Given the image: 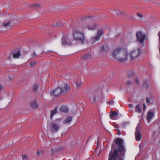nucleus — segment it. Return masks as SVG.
I'll return each instance as SVG.
<instances>
[{
	"mask_svg": "<svg viewBox=\"0 0 160 160\" xmlns=\"http://www.w3.org/2000/svg\"><path fill=\"white\" fill-rule=\"evenodd\" d=\"M114 127L115 128V130L118 131L117 134L118 135H120V131L119 129V126L118 125H115Z\"/></svg>",
	"mask_w": 160,
	"mask_h": 160,
	"instance_id": "nucleus-26",
	"label": "nucleus"
},
{
	"mask_svg": "<svg viewBox=\"0 0 160 160\" xmlns=\"http://www.w3.org/2000/svg\"><path fill=\"white\" fill-rule=\"evenodd\" d=\"M57 26H61V23L60 22H57Z\"/></svg>",
	"mask_w": 160,
	"mask_h": 160,
	"instance_id": "nucleus-40",
	"label": "nucleus"
},
{
	"mask_svg": "<svg viewBox=\"0 0 160 160\" xmlns=\"http://www.w3.org/2000/svg\"><path fill=\"white\" fill-rule=\"evenodd\" d=\"M143 110H144L146 108L145 105L144 103L143 104Z\"/></svg>",
	"mask_w": 160,
	"mask_h": 160,
	"instance_id": "nucleus-45",
	"label": "nucleus"
},
{
	"mask_svg": "<svg viewBox=\"0 0 160 160\" xmlns=\"http://www.w3.org/2000/svg\"><path fill=\"white\" fill-rule=\"evenodd\" d=\"M33 6L36 8H38L39 7V5L38 4H35Z\"/></svg>",
	"mask_w": 160,
	"mask_h": 160,
	"instance_id": "nucleus-42",
	"label": "nucleus"
},
{
	"mask_svg": "<svg viewBox=\"0 0 160 160\" xmlns=\"http://www.w3.org/2000/svg\"><path fill=\"white\" fill-rule=\"evenodd\" d=\"M154 113L155 112L153 109L150 110L148 112L147 120L148 122H149L154 117Z\"/></svg>",
	"mask_w": 160,
	"mask_h": 160,
	"instance_id": "nucleus-15",
	"label": "nucleus"
},
{
	"mask_svg": "<svg viewBox=\"0 0 160 160\" xmlns=\"http://www.w3.org/2000/svg\"><path fill=\"white\" fill-rule=\"evenodd\" d=\"M135 82L137 83V84H138L140 83V82L139 80L137 78H136L135 79Z\"/></svg>",
	"mask_w": 160,
	"mask_h": 160,
	"instance_id": "nucleus-36",
	"label": "nucleus"
},
{
	"mask_svg": "<svg viewBox=\"0 0 160 160\" xmlns=\"http://www.w3.org/2000/svg\"><path fill=\"white\" fill-rule=\"evenodd\" d=\"M98 141H99L98 138Z\"/></svg>",
	"mask_w": 160,
	"mask_h": 160,
	"instance_id": "nucleus-48",
	"label": "nucleus"
},
{
	"mask_svg": "<svg viewBox=\"0 0 160 160\" xmlns=\"http://www.w3.org/2000/svg\"><path fill=\"white\" fill-rule=\"evenodd\" d=\"M36 153H37V155H39L40 154V152H39V150H37Z\"/></svg>",
	"mask_w": 160,
	"mask_h": 160,
	"instance_id": "nucleus-44",
	"label": "nucleus"
},
{
	"mask_svg": "<svg viewBox=\"0 0 160 160\" xmlns=\"http://www.w3.org/2000/svg\"><path fill=\"white\" fill-rule=\"evenodd\" d=\"M60 110L61 112H63L67 113L68 112V108L66 106H62L60 109Z\"/></svg>",
	"mask_w": 160,
	"mask_h": 160,
	"instance_id": "nucleus-23",
	"label": "nucleus"
},
{
	"mask_svg": "<svg viewBox=\"0 0 160 160\" xmlns=\"http://www.w3.org/2000/svg\"><path fill=\"white\" fill-rule=\"evenodd\" d=\"M140 125L138 124L136 128V131L135 133V138L137 141H140L141 139V136L140 133Z\"/></svg>",
	"mask_w": 160,
	"mask_h": 160,
	"instance_id": "nucleus-8",
	"label": "nucleus"
},
{
	"mask_svg": "<svg viewBox=\"0 0 160 160\" xmlns=\"http://www.w3.org/2000/svg\"><path fill=\"white\" fill-rule=\"evenodd\" d=\"M106 48L107 46L106 45H105V46L103 45L102 47L101 52H104L105 51V49Z\"/></svg>",
	"mask_w": 160,
	"mask_h": 160,
	"instance_id": "nucleus-30",
	"label": "nucleus"
},
{
	"mask_svg": "<svg viewBox=\"0 0 160 160\" xmlns=\"http://www.w3.org/2000/svg\"><path fill=\"white\" fill-rule=\"evenodd\" d=\"M142 86L144 88H147L148 87V84L146 82H144Z\"/></svg>",
	"mask_w": 160,
	"mask_h": 160,
	"instance_id": "nucleus-32",
	"label": "nucleus"
},
{
	"mask_svg": "<svg viewBox=\"0 0 160 160\" xmlns=\"http://www.w3.org/2000/svg\"><path fill=\"white\" fill-rule=\"evenodd\" d=\"M121 52L122 53V57L121 58V62L126 61L128 59V57L127 50L121 49Z\"/></svg>",
	"mask_w": 160,
	"mask_h": 160,
	"instance_id": "nucleus-13",
	"label": "nucleus"
},
{
	"mask_svg": "<svg viewBox=\"0 0 160 160\" xmlns=\"http://www.w3.org/2000/svg\"><path fill=\"white\" fill-rule=\"evenodd\" d=\"M120 52V48H119L116 49L112 52L113 57L118 61H120V58H119Z\"/></svg>",
	"mask_w": 160,
	"mask_h": 160,
	"instance_id": "nucleus-11",
	"label": "nucleus"
},
{
	"mask_svg": "<svg viewBox=\"0 0 160 160\" xmlns=\"http://www.w3.org/2000/svg\"><path fill=\"white\" fill-rule=\"evenodd\" d=\"M97 27V25L96 24L93 22H89L88 23V24L86 26L85 25L82 26V28H85L86 27V28L85 29V30L86 29L88 28L89 30H94L96 29V28Z\"/></svg>",
	"mask_w": 160,
	"mask_h": 160,
	"instance_id": "nucleus-9",
	"label": "nucleus"
},
{
	"mask_svg": "<svg viewBox=\"0 0 160 160\" xmlns=\"http://www.w3.org/2000/svg\"><path fill=\"white\" fill-rule=\"evenodd\" d=\"M59 127L58 124L53 123L51 124L50 129L52 133H55L58 130Z\"/></svg>",
	"mask_w": 160,
	"mask_h": 160,
	"instance_id": "nucleus-14",
	"label": "nucleus"
},
{
	"mask_svg": "<svg viewBox=\"0 0 160 160\" xmlns=\"http://www.w3.org/2000/svg\"><path fill=\"white\" fill-rule=\"evenodd\" d=\"M123 140L121 138V160H123L125 158L126 149L123 145Z\"/></svg>",
	"mask_w": 160,
	"mask_h": 160,
	"instance_id": "nucleus-7",
	"label": "nucleus"
},
{
	"mask_svg": "<svg viewBox=\"0 0 160 160\" xmlns=\"http://www.w3.org/2000/svg\"><path fill=\"white\" fill-rule=\"evenodd\" d=\"M98 94L95 92L91 93L89 95V98L92 104L96 103V98H98Z\"/></svg>",
	"mask_w": 160,
	"mask_h": 160,
	"instance_id": "nucleus-12",
	"label": "nucleus"
},
{
	"mask_svg": "<svg viewBox=\"0 0 160 160\" xmlns=\"http://www.w3.org/2000/svg\"><path fill=\"white\" fill-rule=\"evenodd\" d=\"M104 34V32L102 29H100L98 31L97 33L94 37H91V40L93 42L96 43L100 39L101 36Z\"/></svg>",
	"mask_w": 160,
	"mask_h": 160,
	"instance_id": "nucleus-4",
	"label": "nucleus"
},
{
	"mask_svg": "<svg viewBox=\"0 0 160 160\" xmlns=\"http://www.w3.org/2000/svg\"><path fill=\"white\" fill-rule=\"evenodd\" d=\"M72 118L71 116H68L63 121V123L65 124L68 123L70 122L72 120Z\"/></svg>",
	"mask_w": 160,
	"mask_h": 160,
	"instance_id": "nucleus-19",
	"label": "nucleus"
},
{
	"mask_svg": "<svg viewBox=\"0 0 160 160\" xmlns=\"http://www.w3.org/2000/svg\"><path fill=\"white\" fill-rule=\"evenodd\" d=\"M128 107L131 108H133V105L132 104H129L128 105Z\"/></svg>",
	"mask_w": 160,
	"mask_h": 160,
	"instance_id": "nucleus-41",
	"label": "nucleus"
},
{
	"mask_svg": "<svg viewBox=\"0 0 160 160\" xmlns=\"http://www.w3.org/2000/svg\"><path fill=\"white\" fill-rule=\"evenodd\" d=\"M129 124V122H124L123 123V126L124 127H125L127 125H128Z\"/></svg>",
	"mask_w": 160,
	"mask_h": 160,
	"instance_id": "nucleus-35",
	"label": "nucleus"
},
{
	"mask_svg": "<svg viewBox=\"0 0 160 160\" xmlns=\"http://www.w3.org/2000/svg\"><path fill=\"white\" fill-rule=\"evenodd\" d=\"M110 113V118L112 119L115 120L118 118V114L116 111H111Z\"/></svg>",
	"mask_w": 160,
	"mask_h": 160,
	"instance_id": "nucleus-17",
	"label": "nucleus"
},
{
	"mask_svg": "<svg viewBox=\"0 0 160 160\" xmlns=\"http://www.w3.org/2000/svg\"><path fill=\"white\" fill-rule=\"evenodd\" d=\"M61 94H62V91L60 87H58L50 92V95L54 97L58 96Z\"/></svg>",
	"mask_w": 160,
	"mask_h": 160,
	"instance_id": "nucleus-10",
	"label": "nucleus"
},
{
	"mask_svg": "<svg viewBox=\"0 0 160 160\" xmlns=\"http://www.w3.org/2000/svg\"><path fill=\"white\" fill-rule=\"evenodd\" d=\"M62 44L63 45H70L71 42L69 39L68 35L67 33H64L62 37Z\"/></svg>",
	"mask_w": 160,
	"mask_h": 160,
	"instance_id": "nucleus-6",
	"label": "nucleus"
},
{
	"mask_svg": "<svg viewBox=\"0 0 160 160\" xmlns=\"http://www.w3.org/2000/svg\"><path fill=\"white\" fill-rule=\"evenodd\" d=\"M91 57V55L90 54H86L85 56H83L82 57V59L86 60H88L90 59Z\"/></svg>",
	"mask_w": 160,
	"mask_h": 160,
	"instance_id": "nucleus-21",
	"label": "nucleus"
},
{
	"mask_svg": "<svg viewBox=\"0 0 160 160\" xmlns=\"http://www.w3.org/2000/svg\"><path fill=\"white\" fill-rule=\"evenodd\" d=\"M133 73L132 71H130L128 73V76L129 78H130L133 76Z\"/></svg>",
	"mask_w": 160,
	"mask_h": 160,
	"instance_id": "nucleus-27",
	"label": "nucleus"
},
{
	"mask_svg": "<svg viewBox=\"0 0 160 160\" xmlns=\"http://www.w3.org/2000/svg\"><path fill=\"white\" fill-rule=\"evenodd\" d=\"M12 22L10 21H8L7 22L3 23L2 27L5 29L8 30L12 27Z\"/></svg>",
	"mask_w": 160,
	"mask_h": 160,
	"instance_id": "nucleus-18",
	"label": "nucleus"
},
{
	"mask_svg": "<svg viewBox=\"0 0 160 160\" xmlns=\"http://www.w3.org/2000/svg\"><path fill=\"white\" fill-rule=\"evenodd\" d=\"M22 158L23 160H28V157L27 155L23 154L22 155Z\"/></svg>",
	"mask_w": 160,
	"mask_h": 160,
	"instance_id": "nucleus-28",
	"label": "nucleus"
},
{
	"mask_svg": "<svg viewBox=\"0 0 160 160\" xmlns=\"http://www.w3.org/2000/svg\"><path fill=\"white\" fill-rule=\"evenodd\" d=\"M112 101H111V102H110V103H111V102H112Z\"/></svg>",
	"mask_w": 160,
	"mask_h": 160,
	"instance_id": "nucleus-50",
	"label": "nucleus"
},
{
	"mask_svg": "<svg viewBox=\"0 0 160 160\" xmlns=\"http://www.w3.org/2000/svg\"><path fill=\"white\" fill-rule=\"evenodd\" d=\"M137 15L139 18H142L143 17L142 15L139 13H137Z\"/></svg>",
	"mask_w": 160,
	"mask_h": 160,
	"instance_id": "nucleus-34",
	"label": "nucleus"
},
{
	"mask_svg": "<svg viewBox=\"0 0 160 160\" xmlns=\"http://www.w3.org/2000/svg\"><path fill=\"white\" fill-rule=\"evenodd\" d=\"M112 101H111V102H110V103H111V102H112Z\"/></svg>",
	"mask_w": 160,
	"mask_h": 160,
	"instance_id": "nucleus-49",
	"label": "nucleus"
},
{
	"mask_svg": "<svg viewBox=\"0 0 160 160\" xmlns=\"http://www.w3.org/2000/svg\"><path fill=\"white\" fill-rule=\"evenodd\" d=\"M34 64H35V62H31L30 63L29 65H30L31 66H32L34 65Z\"/></svg>",
	"mask_w": 160,
	"mask_h": 160,
	"instance_id": "nucleus-39",
	"label": "nucleus"
},
{
	"mask_svg": "<svg viewBox=\"0 0 160 160\" xmlns=\"http://www.w3.org/2000/svg\"><path fill=\"white\" fill-rule=\"evenodd\" d=\"M146 102H147V103H148V104H150V98H149V97L147 98H146Z\"/></svg>",
	"mask_w": 160,
	"mask_h": 160,
	"instance_id": "nucleus-33",
	"label": "nucleus"
},
{
	"mask_svg": "<svg viewBox=\"0 0 160 160\" xmlns=\"http://www.w3.org/2000/svg\"><path fill=\"white\" fill-rule=\"evenodd\" d=\"M62 94H65L70 90V87L67 84H64V85L61 88Z\"/></svg>",
	"mask_w": 160,
	"mask_h": 160,
	"instance_id": "nucleus-16",
	"label": "nucleus"
},
{
	"mask_svg": "<svg viewBox=\"0 0 160 160\" xmlns=\"http://www.w3.org/2000/svg\"><path fill=\"white\" fill-rule=\"evenodd\" d=\"M124 14V13H123V12H121V14Z\"/></svg>",
	"mask_w": 160,
	"mask_h": 160,
	"instance_id": "nucleus-47",
	"label": "nucleus"
},
{
	"mask_svg": "<svg viewBox=\"0 0 160 160\" xmlns=\"http://www.w3.org/2000/svg\"><path fill=\"white\" fill-rule=\"evenodd\" d=\"M112 150L114 149L113 153L110 151L108 160H120V138L116 139L111 147Z\"/></svg>",
	"mask_w": 160,
	"mask_h": 160,
	"instance_id": "nucleus-1",
	"label": "nucleus"
},
{
	"mask_svg": "<svg viewBox=\"0 0 160 160\" xmlns=\"http://www.w3.org/2000/svg\"><path fill=\"white\" fill-rule=\"evenodd\" d=\"M38 86L36 84H34L33 85V91H36L38 89Z\"/></svg>",
	"mask_w": 160,
	"mask_h": 160,
	"instance_id": "nucleus-29",
	"label": "nucleus"
},
{
	"mask_svg": "<svg viewBox=\"0 0 160 160\" xmlns=\"http://www.w3.org/2000/svg\"><path fill=\"white\" fill-rule=\"evenodd\" d=\"M158 36L159 37V40L160 43V31L158 33Z\"/></svg>",
	"mask_w": 160,
	"mask_h": 160,
	"instance_id": "nucleus-37",
	"label": "nucleus"
},
{
	"mask_svg": "<svg viewBox=\"0 0 160 160\" xmlns=\"http://www.w3.org/2000/svg\"><path fill=\"white\" fill-rule=\"evenodd\" d=\"M2 86L0 84V91L2 89Z\"/></svg>",
	"mask_w": 160,
	"mask_h": 160,
	"instance_id": "nucleus-46",
	"label": "nucleus"
},
{
	"mask_svg": "<svg viewBox=\"0 0 160 160\" xmlns=\"http://www.w3.org/2000/svg\"><path fill=\"white\" fill-rule=\"evenodd\" d=\"M21 55V51H18L16 53L13 54V57L14 58H18Z\"/></svg>",
	"mask_w": 160,
	"mask_h": 160,
	"instance_id": "nucleus-25",
	"label": "nucleus"
},
{
	"mask_svg": "<svg viewBox=\"0 0 160 160\" xmlns=\"http://www.w3.org/2000/svg\"><path fill=\"white\" fill-rule=\"evenodd\" d=\"M135 111L136 112L140 113L142 111V108L139 104H137L134 108Z\"/></svg>",
	"mask_w": 160,
	"mask_h": 160,
	"instance_id": "nucleus-20",
	"label": "nucleus"
},
{
	"mask_svg": "<svg viewBox=\"0 0 160 160\" xmlns=\"http://www.w3.org/2000/svg\"><path fill=\"white\" fill-rule=\"evenodd\" d=\"M136 41L141 44H143L146 39V35L141 32L139 31L136 33Z\"/></svg>",
	"mask_w": 160,
	"mask_h": 160,
	"instance_id": "nucleus-3",
	"label": "nucleus"
},
{
	"mask_svg": "<svg viewBox=\"0 0 160 160\" xmlns=\"http://www.w3.org/2000/svg\"><path fill=\"white\" fill-rule=\"evenodd\" d=\"M30 105L32 108H36L38 107V104L35 101H32L30 103Z\"/></svg>",
	"mask_w": 160,
	"mask_h": 160,
	"instance_id": "nucleus-22",
	"label": "nucleus"
},
{
	"mask_svg": "<svg viewBox=\"0 0 160 160\" xmlns=\"http://www.w3.org/2000/svg\"><path fill=\"white\" fill-rule=\"evenodd\" d=\"M86 27L82 28L81 32L78 30H76L73 32L72 36L74 39L78 42H81L82 43H84V41L85 39V37L84 35V32Z\"/></svg>",
	"mask_w": 160,
	"mask_h": 160,
	"instance_id": "nucleus-2",
	"label": "nucleus"
},
{
	"mask_svg": "<svg viewBox=\"0 0 160 160\" xmlns=\"http://www.w3.org/2000/svg\"><path fill=\"white\" fill-rule=\"evenodd\" d=\"M81 83V82H76V85L78 87L80 85Z\"/></svg>",
	"mask_w": 160,
	"mask_h": 160,
	"instance_id": "nucleus-38",
	"label": "nucleus"
},
{
	"mask_svg": "<svg viewBox=\"0 0 160 160\" xmlns=\"http://www.w3.org/2000/svg\"><path fill=\"white\" fill-rule=\"evenodd\" d=\"M32 56H33L32 57V58H33V57H35L36 56V53H35V52H34L33 53V54H32Z\"/></svg>",
	"mask_w": 160,
	"mask_h": 160,
	"instance_id": "nucleus-43",
	"label": "nucleus"
},
{
	"mask_svg": "<svg viewBox=\"0 0 160 160\" xmlns=\"http://www.w3.org/2000/svg\"><path fill=\"white\" fill-rule=\"evenodd\" d=\"M141 52V49L138 48L137 50L132 51L130 53L131 59L132 60H135L139 55Z\"/></svg>",
	"mask_w": 160,
	"mask_h": 160,
	"instance_id": "nucleus-5",
	"label": "nucleus"
},
{
	"mask_svg": "<svg viewBox=\"0 0 160 160\" xmlns=\"http://www.w3.org/2000/svg\"><path fill=\"white\" fill-rule=\"evenodd\" d=\"M57 108H55L53 110L51 111V114L50 116V118H52L53 116L57 113Z\"/></svg>",
	"mask_w": 160,
	"mask_h": 160,
	"instance_id": "nucleus-24",
	"label": "nucleus"
},
{
	"mask_svg": "<svg viewBox=\"0 0 160 160\" xmlns=\"http://www.w3.org/2000/svg\"><path fill=\"white\" fill-rule=\"evenodd\" d=\"M126 84L127 86L131 85L132 84V82L131 80H128L126 82Z\"/></svg>",
	"mask_w": 160,
	"mask_h": 160,
	"instance_id": "nucleus-31",
	"label": "nucleus"
}]
</instances>
